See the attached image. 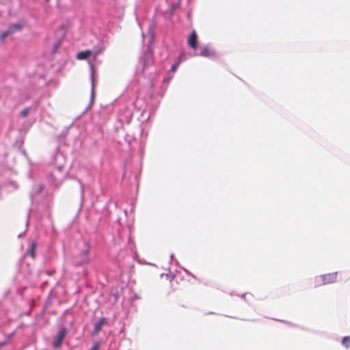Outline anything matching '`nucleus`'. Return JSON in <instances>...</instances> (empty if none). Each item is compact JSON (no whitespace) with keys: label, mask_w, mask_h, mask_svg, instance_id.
Listing matches in <instances>:
<instances>
[{"label":"nucleus","mask_w":350,"mask_h":350,"mask_svg":"<svg viewBox=\"0 0 350 350\" xmlns=\"http://www.w3.org/2000/svg\"><path fill=\"white\" fill-rule=\"evenodd\" d=\"M83 256V260L81 262V265H86L89 262L90 258L88 257V250H85L82 253Z\"/></svg>","instance_id":"obj_8"},{"label":"nucleus","mask_w":350,"mask_h":350,"mask_svg":"<svg viewBox=\"0 0 350 350\" xmlns=\"http://www.w3.org/2000/svg\"><path fill=\"white\" fill-rule=\"evenodd\" d=\"M12 30L11 29H9L8 28V29L3 32L1 35H0V39L3 41L4 40V39L8 37V36L12 34Z\"/></svg>","instance_id":"obj_9"},{"label":"nucleus","mask_w":350,"mask_h":350,"mask_svg":"<svg viewBox=\"0 0 350 350\" xmlns=\"http://www.w3.org/2000/svg\"><path fill=\"white\" fill-rule=\"evenodd\" d=\"M100 344L98 342H95L92 347L90 350H99Z\"/></svg>","instance_id":"obj_14"},{"label":"nucleus","mask_w":350,"mask_h":350,"mask_svg":"<svg viewBox=\"0 0 350 350\" xmlns=\"http://www.w3.org/2000/svg\"><path fill=\"white\" fill-rule=\"evenodd\" d=\"M187 44L191 48L193 49L197 48L198 36L196 32L194 30L191 32V35L188 38Z\"/></svg>","instance_id":"obj_4"},{"label":"nucleus","mask_w":350,"mask_h":350,"mask_svg":"<svg viewBox=\"0 0 350 350\" xmlns=\"http://www.w3.org/2000/svg\"><path fill=\"white\" fill-rule=\"evenodd\" d=\"M107 323V319L102 317L98 319V321L95 323L94 327L92 331L93 335H96L102 329V327Z\"/></svg>","instance_id":"obj_5"},{"label":"nucleus","mask_w":350,"mask_h":350,"mask_svg":"<svg viewBox=\"0 0 350 350\" xmlns=\"http://www.w3.org/2000/svg\"><path fill=\"white\" fill-rule=\"evenodd\" d=\"M342 344L346 347H350V338L349 336H345L342 340Z\"/></svg>","instance_id":"obj_10"},{"label":"nucleus","mask_w":350,"mask_h":350,"mask_svg":"<svg viewBox=\"0 0 350 350\" xmlns=\"http://www.w3.org/2000/svg\"><path fill=\"white\" fill-rule=\"evenodd\" d=\"M323 284H329L337 280V273H330L321 276Z\"/></svg>","instance_id":"obj_2"},{"label":"nucleus","mask_w":350,"mask_h":350,"mask_svg":"<svg viewBox=\"0 0 350 350\" xmlns=\"http://www.w3.org/2000/svg\"><path fill=\"white\" fill-rule=\"evenodd\" d=\"M94 87H95V84H94V76L92 75V95L94 94Z\"/></svg>","instance_id":"obj_16"},{"label":"nucleus","mask_w":350,"mask_h":350,"mask_svg":"<svg viewBox=\"0 0 350 350\" xmlns=\"http://www.w3.org/2000/svg\"><path fill=\"white\" fill-rule=\"evenodd\" d=\"M12 30L14 33L16 31L20 30L22 28V25L19 23L14 24L8 27Z\"/></svg>","instance_id":"obj_11"},{"label":"nucleus","mask_w":350,"mask_h":350,"mask_svg":"<svg viewBox=\"0 0 350 350\" xmlns=\"http://www.w3.org/2000/svg\"><path fill=\"white\" fill-rule=\"evenodd\" d=\"M216 55V52L209 46H205L200 49V56L204 57H211Z\"/></svg>","instance_id":"obj_3"},{"label":"nucleus","mask_w":350,"mask_h":350,"mask_svg":"<svg viewBox=\"0 0 350 350\" xmlns=\"http://www.w3.org/2000/svg\"><path fill=\"white\" fill-rule=\"evenodd\" d=\"M91 54H92V51L90 50L81 51V52L78 53V54L77 55V59H80V60L85 59L89 56H90Z\"/></svg>","instance_id":"obj_6"},{"label":"nucleus","mask_w":350,"mask_h":350,"mask_svg":"<svg viewBox=\"0 0 350 350\" xmlns=\"http://www.w3.org/2000/svg\"><path fill=\"white\" fill-rule=\"evenodd\" d=\"M59 45H60V42H57V43L55 44V46L56 49H57Z\"/></svg>","instance_id":"obj_17"},{"label":"nucleus","mask_w":350,"mask_h":350,"mask_svg":"<svg viewBox=\"0 0 350 350\" xmlns=\"http://www.w3.org/2000/svg\"><path fill=\"white\" fill-rule=\"evenodd\" d=\"M29 114V108H25L21 112V115L22 117H27Z\"/></svg>","instance_id":"obj_12"},{"label":"nucleus","mask_w":350,"mask_h":350,"mask_svg":"<svg viewBox=\"0 0 350 350\" xmlns=\"http://www.w3.org/2000/svg\"><path fill=\"white\" fill-rule=\"evenodd\" d=\"M178 64H179V62H176L174 65H172V66L171 68V70L172 72H175L178 66Z\"/></svg>","instance_id":"obj_15"},{"label":"nucleus","mask_w":350,"mask_h":350,"mask_svg":"<svg viewBox=\"0 0 350 350\" xmlns=\"http://www.w3.org/2000/svg\"><path fill=\"white\" fill-rule=\"evenodd\" d=\"M50 0H45L46 2H49Z\"/></svg>","instance_id":"obj_18"},{"label":"nucleus","mask_w":350,"mask_h":350,"mask_svg":"<svg viewBox=\"0 0 350 350\" xmlns=\"http://www.w3.org/2000/svg\"><path fill=\"white\" fill-rule=\"evenodd\" d=\"M66 334V329L65 328H62L61 330L57 333L56 336L55 337L54 342L53 343V346L55 349H59L62 343V341Z\"/></svg>","instance_id":"obj_1"},{"label":"nucleus","mask_w":350,"mask_h":350,"mask_svg":"<svg viewBox=\"0 0 350 350\" xmlns=\"http://www.w3.org/2000/svg\"><path fill=\"white\" fill-rule=\"evenodd\" d=\"M161 278L165 279V281H167V282H170L171 281L170 277L167 274H161Z\"/></svg>","instance_id":"obj_13"},{"label":"nucleus","mask_w":350,"mask_h":350,"mask_svg":"<svg viewBox=\"0 0 350 350\" xmlns=\"http://www.w3.org/2000/svg\"><path fill=\"white\" fill-rule=\"evenodd\" d=\"M36 243H32L30 245V247L27 251V253L32 258H34L36 256Z\"/></svg>","instance_id":"obj_7"}]
</instances>
